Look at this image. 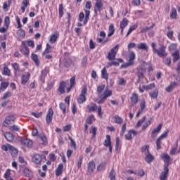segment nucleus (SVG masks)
Wrapping results in <instances>:
<instances>
[{
	"label": "nucleus",
	"instance_id": "1",
	"mask_svg": "<svg viewBox=\"0 0 180 180\" xmlns=\"http://www.w3.org/2000/svg\"><path fill=\"white\" fill-rule=\"evenodd\" d=\"M157 44L155 42H152L151 47L154 54H157L158 57H167L168 56V52H167V48L164 45H161L160 47L157 49Z\"/></svg>",
	"mask_w": 180,
	"mask_h": 180
},
{
	"label": "nucleus",
	"instance_id": "2",
	"mask_svg": "<svg viewBox=\"0 0 180 180\" xmlns=\"http://www.w3.org/2000/svg\"><path fill=\"white\" fill-rule=\"evenodd\" d=\"M41 160H46V155L34 153L32 156V161L34 164H36V165H40L41 164Z\"/></svg>",
	"mask_w": 180,
	"mask_h": 180
},
{
	"label": "nucleus",
	"instance_id": "3",
	"mask_svg": "<svg viewBox=\"0 0 180 180\" xmlns=\"http://www.w3.org/2000/svg\"><path fill=\"white\" fill-rule=\"evenodd\" d=\"M92 8V4L91 1H86L85 4V19L84 20V25H86L88 23V20H89V15H91V11L89 9Z\"/></svg>",
	"mask_w": 180,
	"mask_h": 180
},
{
	"label": "nucleus",
	"instance_id": "4",
	"mask_svg": "<svg viewBox=\"0 0 180 180\" xmlns=\"http://www.w3.org/2000/svg\"><path fill=\"white\" fill-rule=\"evenodd\" d=\"M146 65H147V63L143 62L141 67L136 68V75L139 79L141 78H144V74H146Z\"/></svg>",
	"mask_w": 180,
	"mask_h": 180
},
{
	"label": "nucleus",
	"instance_id": "5",
	"mask_svg": "<svg viewBox=\"0 0 180 180\" xmlns=\"http://www.w3.org/2000/svg\"><path fill=\"white\" fill-rule=\"evenodd\" d=\"M119 50V45H115L113 48H112L111 51L108 53V59L110 61H112V60H115L116 58V53H117Z\"/></svg>",
	"mask_w": 180,
	"mask_h": 180
},
{
	"label": "nucleus",
	"instance_id": "6",
	"mask_svg": "<svg viewBox=\"0 0 180 180\" xmlns=\"http://www.w3.org/2000/svg\"><path fill=\"white\" fill-rule=\"evenodd\" d=\"M107 92H112V91L109 90L108 88H105V84L97 86V94L99 98L105 96V94Z\"/></svg>",
	"mask_w": 180,
	"mask_h": 180
},
{
	"label": "nucleus",
	"instance_id": "7",
	"mask_svg": "<svg viewBox=\"0 0 180 180\" xmlns=\"http://www.w3.org/2000/svg\"><path fill=\"white\" fill-rule=\"evenodd\" d=\"M87 91H88V89L86 88V86H84L82 88L81 94L77 98L78 103H80V104L84 103V102L86 101V97H85V95H86Z\"/></svg>",
	"mask_w": 180,
	"mask_h": 180
},
{
	"label": "nucleus",
	"instance_id": "8",
	"mask_svg": "<svg viewBox=\"0 0 180 180\" xmlns=\"http://www.w3.org/2000/svg\"><path fill=\"white\" fill-rule=\"evenodd\" d=\"M103 146L105 147H108L109 149V152L112 153L113 147L112 146V141L110 140V136L106 135L105 139L103 142Z\"/></svg>",
	"mask_w": 180,
	"mask_h": 180
},
{
	"label": "nucleus",
	"instance_id": "9",
	"mask_svg": "<svg viewBox=\"0 0 180 180\" xmlns=\"http://www.w3.org/2000/svg\"><path fill=\"white\" fill-rule=\"evenodd\" d=\"M169 172V169L168 165L164 166V170L161 172L160 175V180H167L168 179V173Z\"/></svg>",
	"mask_w": 180,
	"mask_h": 180
},
{
	"label": "nucleus",
	"instance_id": "10",
	"mask_svg": "<svg viewBox=\"0 0 180 180\" xmlns=\"http://www.w3.org/2000/svg\"><path fill=\"white\" fill-rule=\"evenodd\" d=\"M20 51L25 56V57L29 56L30 51L29 48L26 46L25 41H22Z\"/></svg>",
	"mask_w": 180,
	"mask_h": 180
},
{
	"label": "nucleus",
	"instance_id": "11",
	"mask_svg": "<svg viewBox=\"0 0 180 180\" xmlns=\"http://www.w3.org/2000/svg\"><path fill=\"white\" fill-rule=\"evenodd\" d=\"M15 116L13 115H10L7 117L4 122V124L6 127H9L11 124L15 122Z\"/></svg>",
	"mask_w": 180,
	"mask_h": 180
},
{
	"label": "nucleus",
	"instance_id": "12",
	"mask_svg": "<svg viewBox=\"0 0 180 180\" xmlns=\"http://www.w3.org/2000/svg\"><path fill=\"white\" fill-rule=\"evenodd\" d=\"M53 115H54V112L52 108H49L46 117V122L48 124H50L51 122H53Z\"/></svg>",
	"mask_w": 180,
	"mask_h": 180
},
{
	"label": "nucleus",
	"instance_id": "13",
	"mask_svg": "<svg viewBox=\"0 0 180 180\" xmlns=\"http://www.w3.org/2000/svg\"><path fill=\"white\" fill-rule=\"evenodd\" d=\"M161 129H162V124H159L156 128L152 130L151 137L153 138L157 137V134H158L159 132L161 131Z\"/></svg>",
	"mask_w": 180,
	"mask_h": 180
},
{
	"label": "nucleus",
	"instance_id": "14",
	"mask_svg": "<svg viewBox=\"0 0 180 180\" xmlns=\"http://www.w3.org/2000/svg\"><path fill=\"white\" fill-rule=\"evenodd\" d=\"M20 141L21 144L25 147H32V146H33V141L30 139H23V138H20Z\"/></svg>",
	"mask_w": 180,
	"mask_h": 180
},
{
	"label": "nucleus",
	"instance_id": "15",
	"mask_svg": "<svg viewBox=\"0 0 180 180\" xmlns=\"http://www.w3.org/2000/svg\"><path fill=\"white\" fill-rule=\"evenodd\" d=\"M109 96H112V91H107L104 94V96H102L101 99L97 101V103H103L106 101L107 98H109Z\"/></svg>",
	"mask_w": 180,
	"mask_h": 180
},
{
	"label": "nucleus",
	"instance_id": "16",
	"mask_svg": "<svg viewBox=\"0 0 180 180\" xmlns=\"http://www.w3.org/2000/svg\"><path fill=\"white\" fill-rule=\"evenodd\" d=\"M3 75H6V77H11L12 75V72H11V69L8 68V64H4V68L2 72Z\"/></svg>",
	"mask_w": 180,
	"mask_h": 180
},
{
	"label": "nucleus",
	"instance_id": "17",
	"mask_svg": "<svg viewBox=\"0 0 180 180\" xmlns=\"http://www.w3.org/2000/svg\"><path fill=\"white\" fill-rule=\"evenodd\" d=\"M68 85V82H62L60 83V86L58 88V91L60 94H65V88H67V86Z\"/></svg>",
	"mask_w": 180,
	"mask_h": 180
},
{
	"label": "nucleus",
	"instance_id": "18",
	"mask_svg": "<svg viewBox=\"0 0 180 180\" xmlns=\"http://www.w3.org/2000/svg\"><path fill=\"white\" fill-rule=\"evenodd\" d=\"M127 25H129V20H127V18H123L122 21L120 25V27L121 29V34H123L124 27H126Z\"/></svg>",
	"mask_w": 180,
	"mask_h": 180
},
{
	"label": "nucleus",
	"instance_id": "19",
	"mask_svg": "<svg viewBox=\"0 0 180 180\" xmlns=\"http://www.w3.org/2000/svg\"><path fill=\"white\" fill-rule=\"evenodd\" d=\"M58 36H60V34H58V32L52 34L49 38V43H51V44H54V43L57 41Z\"/></svg>",
	"mask_w": 180,
	"mask_h": 180
},
{
	"label": "nucleus",
	"instance_id": "20",
	"mask_svg": "<svg viewBox=\"0 0 180 180\" xmlns=\"http://www.w3.org/2000/svg\"><path fill=\"white\" fill-rule=\"evenodd\" d=\"M94 11L96 13V12H101L102 10V6H103V4H102L101 0H96V5H95Z\"/></svg>",
	"mask_w": 180,
	"mask_h": 180
},
{
	"label": "nucleus",
	"instance_id": "21",
	"mask_svg": "<svg viewBox=\"0 0 180 180\" xmlns=\"http://www.w3.org/2000/svg\"><path fill=\"white\" fill-rule=\"evenodd\" d=\"M161 157L164 162H165V165H167L168 168V167H169V161H171V157H169L167 153H163Z\"/></svg>",
	"mask_w": 180,
	"mask_h": 180
},
{
	"label": "nucleus",
	"instance_id": "22",
	"mask_svg": "<svg viewBox=\"0 0 180 180\" xmlns=\"http://www.w3.org/2000/svg\"><path fill=\"white\" fill-rule=\"evenodd\" d=\"M137 134V131L134 129L129 130L127 134H125L126 140H132L131 135L136 136Z\"/></svg>",
	"mask_w": 180,
	"mask_h": 180
},
{
	"label": "nucleus",
	"instance_id": "23",
	"mask_svg": "<svg viewBox=\"0 0 180 180\" xmlns=\"http://www.w3.org/2000/svg\"><path fill=\"white\" fill-rule=\"evenodd\" d=\"M30 79V73L27 72V75H21V84L22 85H26L27 81Z\"/></svg>",
	"mask_w": 180,
	"mask_h": 180
},
{
	"label": "nucleus",
	"instance_id": "24",
	"mask_svg": "<svg viewBox=\"0 0 180 180\" xmlns=\"http://www.w3.org/2000/svg\"><path fill=\"white\" fill-rule=\"evenodd\" d=\"M47 74H49V70L47 69H44L41 72V75L39 77L40 81L44 83V79H46V77H47Z\"/></svg>",
	"mask_w": 180,
	"mask_h": 180
},
{
	"label": "nucleus",
	"instance_id": "25",
	"mask_svg": "<svg viewBox=\"0 0 180 180\" xmlns=\"http://www.w3.org/2000/svg\"><path fill=\"white\" fill-rule=\"evenodd\" d=\"M87 169L89 174H92V172H94L95 170V162L90 161L88 164Z\"/></svg>",
	"mask_w": 180,
	"mask_h": 180
},
{
	"label": "nucleus",
	"instance_id": "26",
	"mask_svg": "<svg viewBox=\"0 0 180 180\" xmlns=\"http://www.w3.org/2000/svg\"><path fill=\"white\" fill-rule=\"evenodd\" d=\"M179 84L178 82H171L170 84L165 88V91L166 92H171V91H172V89H174V88H175V86H178Z\"/></svg>",
	"mask_w": 180,
	"mask_h": 180
},
{
	"label": "nucleus",
	"instance_id": "27",
	"mask_svg": "<svg viewBox=\"0 0 180 180\" xmlns=\"http://www.w3.org/2000/svg\"><path fill=\"white\" fill-rule=\"evenodd\" d=\"M134 60H136V54L134 52H131L129 53V59L128 60L129 65H133V64H134Z\"/></svg>",
	"mask_w": 180,
	"mask_h": 180
},
{
	"label": "nucleus",
	"instance_id": "28",
	"mask_svg": "<svg viewBox=\"0 0 180 180\" xmlns=\"http://www.w3.org/2000/svg\"><path fill=\"white\" fill-rule=\"evenodd\" d=\"M130 99L132 105H136L139 102V95L136 93H134Z\"/></svg>",
	"mask_w": 180,
	"mask_h": 180
},
{
	"label": "nucleus",
	"instance_id": "29",
	"mask_svg": "<svg viewBox=\"0 0 180 180\" xmlns=\"http://www.w3.org/2000/svg\"><path fill=\"white\" fill-rule=\"evenodd\" d=\"M23 174H24L25 176H26L27 178H29V179L33 178V173H32V171H30L27 168L24 169Z\"/></svg>",
	"mask_w": 180,
	"mask_h": 180
},
{
	"label": "nucleus",
	"instance_id": "30",
	"mask_svg": "<svg viewBox=\"0 0 180 180\" xmlns=\"http://www.w3.org/2000/svg\"><path fill=\"white\" fill-rule=\"evenodd\" d=\"M137 49H139V50H145L147 51V50H148V46H147V44L141 42L137 45Z\"/></svg>",
	"mask_w": 180,
	"mask_h": 180
},
{
	"label": "nucleus",
	"instance_id": "31",
	"mask_svg": "<svg viewBox=\"0 0 180 180\" xmlns=\"http://www.w3.org/2000/svg\"><path fill=\"white\" fill-rule=\"evenodd\" d=\"M108 31H109V33L108 34V37H112V36L115 34V26L113 25V24L110 25L108 27Z\"/></svg>",
	"mask_w": 180,
	"mask_h": 180
},
{
	"label": "nucleus",
	"instance_id": "32",
	"mask_svg": "<svg viewBox=\"0 0 180 180\" xmlns=\"http://www.w3.org/2000/svg\"><path fill=\"white\" fill-rule=\"evenodd\" d=\"M25 32L23 31V30L20 29L18 32H17V37L19 40H22V39H25Z\"/></svg>",
	"mask_w": 180,
	"mask_h": 180
},
{
	"label": "nucleus",
	"instance_id": "33",
	"mask_svg": "<svg viewBox=\"0 0 180 180\" xmlns=\"http://www.w3.org/2000/svg\"><path fill=\"white\" fill-rule=\"evenodd\" d=\"M63 168H64V166L63 165V164H60L56 170V175L57 176H60V175H61V174H63Z\"/></svg>",
	"mask_w": 180,
	"mask_h": 180
},
{
	"label": "nucleus",
	"instance_id": "34",
	"mask_svg": "<svg viewBox=\"0 0 180 180\" xmlns=\"http://www.w3.org/2000/svg\"><path fill=\"white\" fill-rule=\"evenodd\" d=\"M4 137L6 139V140H7V141H13V134H12L10 132H6L4 134Z\"/></svg>",
	"mask_w": 180,
	"mask_h": 180
},
{
	"label": "nucleus",
	"instance_id": "35",
	"mask_svg": "<svg viewBox=\"0 0 180 180\" xmlns=\"http://www.w3.org/2000/svg\"><path fill=\"white\" fill-rule=\"evenodd\" d=\"M155 26V24L153 23L150 27H143V28L141 30V33H147V32H148L149 30H153Z\"/></svg>",
	"mask_w": 180,
	"mask_h": 180
},
{
	"label": "nucleus",
	"instance_id": "36",
	"mask_svg": "<svg viewBox=\"0 0 180 180\" xmlns=\"http://www.w3.org/2000/svg\"><path fill=\"white\" fill-rule=\"evenodd\" d=\"M101 76L104 79H108V78H109V75L108 74V71H106L105 67H104L101 70Z\"/></svg>",
	"mask_w": 180,
	"mask_h": 180
},
{
	"label": "nucleus",
	"instance_id": "37",
	"mask_svg": "<svg viewBox=\"0 0 180 180\" xmlns=\"http://www.w3.org/2000/svg\"><path fill=\"white\" fill-rule=\"evenodd\" d=\"M12 148H13V146L9 143H6L1 146L3 151H10V150Z\"/></svg>",
	"mask_w": 180,
	"mask_h": 180
},
{
	"label": "nucleus",
	"instance_id": "38",
	"mask_svg": "<svg viewBox=\"0 0 180 180\" xmlns=\"http://www.w3.org/2000/svg\"><path fill=\"white\" fill-rule=\"evenodd\" d=\"M70 87H67V91L70 92V91H71V89L72 88V86H74V85H75V76H73L70 80Z\"/></svg>",
	"mask_w": 180,
	"mask_h": 180
},
{
	"label": "nucleus",
	"instance_id": "39",
	"mask_svg": "<svg viewBox=\"0 0 180 180\" xmlns=\"http://www.w3.org/2000/svg\"><path fill=\"white\" fill-rule=\"evenodd\" d=\"M87 108L89 112H95V110H96V104L91 103L87 106Z\"/></svg>",
	"mask_w": 180,
	"mask_h": 180
},
{
	"label": "nucleus",
	"instance_id": "40",
	"mask_svg": "<svg viewBox=\"0 0 180 180\" xmlns=\"http://www.w3.org/2000/svg\"><path fill=\"white\" fill-rule=\"evenodd\" d=\"M22 5L23 6H21V11L22 13H25V11H26V8H27V5H29V1L27 0H23Z\"/></svg>",
	"mask_w": 180,
	"mask_h": 180
},
{
	"label": "nucleus",
	"instance_id": "41",
	"mask_svg": "<svg viewBox=\"0 0 180 180\" xmlns=\"http://www.w3.org/2000/svg\"><path fill=\"white\" fill-rule=\"evenodd\" d=\"M84 160V156L82 155H79V158L77 160V168L79 169V168H81V165H82V161Z\"/></svg>",
	"mask_w": 180,
	"mask_h": 180
},
{
	"label": "nucleus",
	"instance_id": "42",
	"mask_svg": "<svg viewBox=\"0 0 180 180\" xmlns=\"http://www.w3.org/2000/svg\"><path fill=\"white\" fill-rule=\"evenodd\" d=\"M172 57L174 58V61H178V60H179V51H175V52L172 53Z\"/></svg>",
	"mask_w": 180,
	"mask_h": 180
},
{
	"label": "nucleus",
	"instance_id": "43",
	"mask_svg": "<svg viewBox=\"0 0 180 180\" xmlns=\"http://www.w3.org/2000/svg\"><path fill=\"white\" fill-rule=\"evenodd\" d=\"M150 96L152 99H157L158 97V89H155L153 92L150 93Z\"/></svg>",
	"mask_w": 180,
	"mask_h": 180
},
{
	"label": "nucleus",
	"instance_id": "44",
	"mask_svg": "<svg viewBox=\"0 0 180 180\" xmlns=\"http://www.w3.org/2000/svg\"><path fill=\"white\" fill-rule=\"evenodd\" d=\"M145 160H146V162L150 164V162H151L153 161V160H154V157H153V155H151V154L147 153Z\"/></svg>",
	"mask_w": 180,
	"mask_h": 180
},
{
	"label": "nucleus",
	"instance_id": "45",
	"mask_svg": "<svg viewBox=\"0 0 180 180\" xmlns=\"http://www.w3.org/2000/svg\"><path fill=\"white\" fill-rule=\"evenodd\" d=\"M114 122L115 123H117L118 124H122V123H123V120L121 119V117L118 115H115L114 117Z\"/></svg>",
	"mask_w": 180,
	"mask_h": 180
},
{
	"label": "nucleus",
	"instance_id": "46",
	"mask_svg": "<svg viewBox=\"0 0 180 180\" xmlns=\"http://www.w3.org/2000/svg\"><path fill=\"white\" fill-rule=\"evenodd\" d=\"M110 180H116V172H115L114 169H112L110 172Z\"/></svg>",
	"mask_w": 180,
	"mask_h": 180
},
{
	"label": "nucleus",
	"instance_id": "47",
	"mask_svg": "<svg viewBox=\"0 0 180 180\" xmlns=\"http://www.w3.org/2000/svg\"><path fill=\"white\" fill-rule=\"evenodd\" d=\"M176 9H175L174 8H172V13L170 14V18L172 19H176Z\"/></svg>",
	"mask_w": 180,
	"mask_h": 180
},
{
	"label": "nucleus",
	"instance_id": "48",
	"mask_svg": "<svg viewBox=\"0 0 180 180\" xmlns=\"http://www.w3.org/2000/svg\"><path fill=\"white\" fill-rule=\"evenodd\" d=\"M138 27V25H132L129 27L127 33V36H129L130 34V33H131V32H133L134 30H136V29Z\"/></svg>",
	"mask_w": 180,
	"mask_h": 180
},
{
	"label": "nucleus",
	"instance_id": "49",
	"mask_svg": "<svg viewBox=\"0 0 180 180\" xmlns=\"http://www.w3.org/2000/svg\"><path fill=\"white\" fill-rule=\"evenodd\" d=\"M63 15H64V6L61 4L59 5V18H63Z\"/></svg>",
	"mask_w": 180,
	"mask_h": 180
},
{
	"label": "nucleus",
	"instance_id": "50",
	"mask_svg": "<svg viewBox=\"0 0 180 180\" xmlns=\"http://www.w3.org/2000/svg\"><path fill=\"white\" fill-rule=\"evenodd\" d=\"M12 67L13 70L15 71V75H16V72H18V71H20V68H19V65L16 63H13Z\"/></svg>",
	"mask_w": 180,
	"mask_h": 180
},
{
	"label": "nucleus",
	"instance_id": "51",
	"mask_svg": "<svg viewBox=\"0 0 180 180\" xmlns=\"http://www.w3.org/2000/svg\"><path fill=\"white\" fill-rule=\"evenodd\" d=\"M168 133H169V129H166L163 134H162L160 136V139L162 140V139H167L168 136Z\"/></svg>",
	"mask_w": 180,
	"mask_h": 180
},
{
	"label": "nucleus",
	"instance_id": "52",
	"mask_svg": "<svg viewBox=\"0 0 180 180\" xmlns=\"http://www.w3.org/2000/svg\"><path fill=\"white\" fill-rule=\"evenodd\" d=\"M32 60L37 64V65H39V59L37 58V55L32 53L31 56Z\"/></svg>",
	"mask_w": 180,
	"mask_h": 180
},
{
	"label": "nucleus",
	"instance_id": "53",
	"mask_svg": "<svg viewBox=\"0 0 180 180\" xmlns=\"http://www.w3.org/2000/svg\"><path fill=\"white\" fill-rule=\"evenodd\" d=\"M9 151L12 157H16L18 155V150H16V148H15L13 146V148H11Z\"/></svg>",
	"mask_w": 180,
	"mask_h": 180
},
{
	"label": "nucleus",
	"instance_id": "54",
	"mask_svg": "<svg viewBox=\"0 0 180 180\" xmlns=\"http://www.w3.org/2000/svg\"><path fill=\"white\" fill-rule=\"evenodd\" d=\"M8 130H11V131H19L20 129L18 125H13L8 127Z\"/></svg>",
	"mask_w": 180,
	"mask_h": 180
},
{
	"label": "nucleus",
	"instance_id": "55",
	"mask_svg": "<svg viewBox=\"0 0 180 180\" xmlns=\"http://www.w3.org/2000/svg\"><path fill=\"white\" fill-rule=\"evenodd\" d=\"M8 85L9 84H8V82H1L0 89H1V91H5V89L8 88Z\"/></svg>",
	"mask_w": 180,
	"mask_h": 180
},
{
	"label": "nucleus",
	"instance_id": "56",
	"mask_svg": "<svg viewBox=\"0 0 180 180\" xmlns=\"http://www.w3.org/2000/svg\"><path fill=\"white\" fill-rule=\"evenodd\" d=\"M12 96V92L8 91L4 94L2 99L3 100L7 99V98H10V96Z\"/></svg>",
	"mask_w": 180,
	"mask_h": 180
},
{
	"label": "nucleus",
	"instance_id": "57",
	"mask_svg": "<svg viewBox=\"0 0 180 180\" xmlns=\"http://www.w3.org/2000/svg\"><path fill=\"white\" fill-rule=\"evenodd\" d=\"M150 124H151V121L150 120L146 121L145 124L142 126V130H146L147 127L150 126Z\"/></svg>",
	"mask_w": 180,
	"mask_h": 180
},
{
	"label": "nucleus",
	"instance_id": "58",
	"mask_svg": "<svg viewBox=\"0 0 180 180\" xmlns=\"http://www.w3.org/2000/svg\"><path fill=\"white\" fill-rule=\"evenodd\" d=\"M146 122V116L143 117L136 124V127H140L141 126L142 123H144Z\"/></svg>",
	"mask_w": 180,
	"mask_h": 180
},
{
	"label": "nucleus",
	"instance_id": "59",
	"mask_svg": "<svg viewBox=\"0 0 180 180\" xmlns=\"http://www.w3.org/2000/svg\"><path fill=\"white\" fill-rule=\"evenodd\" d=\"M161 141L162 139H160L159 138H158V139L156 140L157 150H161Z\"/></svg>",
	"mask_w": 180,
	"mask_h": 180
},
{
	"label": "nucleus",
	"instance_id": "60",
	"mask_svg": "<svg viewBox=\"0 0 180 180\" xmlns=\"http://www.w3.org/2000/svg\"><path fill=\"white\" fill-rule=\"evenodd\" d=\"M176 44H172L169 46V51H174V50H176Z\"/></svg>",
	"mask_w": 180,
	"mask_h": 180
},
{
	"label": "nucleus",
	"instance_id": "61",
	"mask_svg": "<svg viewBox=\"0 0 180 180\" xmlns=\"http://www.w3.org/2000/svg\"><path fill=\"white\" fill-rule=\"evenodd\" d=\"M117 84L118 85H126V80H124V79H123V78H120L117 80Z\"/></svg>",
	"mask_w": 180,
	"mask_h": 180
},
{
	"label": "nucleus",
	"instance_id": "62",
	"mask_svg": "<svg viewBox=\"0 0 180 180\" xmlns=\"http://www.w3.org/2000/svg\"><path fill=\"white\" fill-rule=\"evenodd\" d=\"M141 110H144L146 109V101L142 100L140 103Z\"/></svg>",
	"mask_w": 180,
	"mask_h": 180
},
{
	"label": "nucleus",
	"instance_id": "63",
	"mask_svg": "<svg viewBox=\"0 0 180 180\" xmlns=\"http://www.w3.org/2000/svg\"><path fill=\"white\" fill-rule=\"evenodd\" d=\"M71 130V124H68L63 127V131H70Z\"/></svg>",
	"mask_w": 180,
	"mask_h": 180
},
{
	"label": "nucleus",
	"instance_id": "64",
	"mask_svg": "<svg viewBox=\"0 0 180 180\" xmlns=\"http://www.w3.org/2000/svg\"><path fill=\"white\" fill-rule=\"evenodd\" d=\"M39 139L41 140L42 144H47V138L46 137V136H41Z\"/></svg>",
	"mask_w": 180,
	"mask_h": 180
}]
</instances>
